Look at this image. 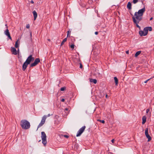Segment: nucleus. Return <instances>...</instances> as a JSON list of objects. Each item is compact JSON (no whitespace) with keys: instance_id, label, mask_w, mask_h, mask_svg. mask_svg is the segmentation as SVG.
Here are the masks:
<instances>
[{"instance_id":"obj_26","label":"nucleus","mask_w":154,"mask_h":154,"mask_svg":"<svg viewBox=\"0 0 154 154\" xmlns=\"http://www.w3.org/2000/svg\"><path fill=\"white\" fill-rule=\"evenodd\" d=\"M138 2V0H133V2L134 4H135L137 3Z\"/></svg>"},{"instance_id":"obj_2","label":"nucleus","mask_w":154,"mask_h":154,"mask_svg":"<svg viewBox=\"0 0 154 154\" xmlns=\"http://www.w3.org/2000/svg\"><path fill=\"white\" fill-rule=\"evenodd\" d=\"M20 125L22 128L23 129H28L30 126V123L25 119L21 121Z\"/></svg>"},{"instance_id":"obj_3","label":"nucleus","mask_w":154,"mask_h":154,"mask_svg":"<svg viewBox=\"0 0 154 154\" xmlns=\"http://www.w3.org/2000/svg\"><path fill=\"white\" fill-rule=\"evenodd\" d=\"M41 138L42 140V143L44 145V146H45L47 144V136L44 132H42Z\"/></svg>"},{"instance_id":"obj_44","label":"nucleus","mask_w":154,"mask_h":154,"mask_svg":"<svg viewBox=\"0 0 154 154\" xmlns=\"http://www.w3.org/2000/svg\"><path fill=\"white\" fill-rule=\"evenodd\" d=\"M98 75H100V76H101V75H100V73H98Z\"/></svg>"},{"instance_id":"obj_41","label":"nucleus","mask_w":154,"mask_h":154,"mask_svg":"<svg viewBox=\"0 0 154 154\" xmlns=\"http://www.w3.org/2000/svg\"><path fill=\"white\" fill-rule=\"evenodd\" d=\"M153 19V18L152 17L150 18V20H151Z\"/></svg>"},{"instance_id":"obj_17","label":"nucleus","mask_w":154,"mask_h":154,"mask_svg":"<svg viewBox=\"0 0 154 154\" xmlns=\"http://www.w3.org/2000/svg\"><path fill=\"white\" fill-rule=\"evenodd\" d=\"M139 34L141 36L146 35H145L144 32L143 31H140L139 32Z\"/></svg>"},{"instance_id":"obj_5","label":"nucleus","mask_w":154,"mask_h":154,"mask_svg":"<svg viewBox=\"0 0 154 154\" xmlns=\"http://www.w3.org/2000/svg\"><path fill=\"white\" fill-rule=\"evenodd\" d=\"M85 126H84L80 128L77 132V134L76 135V137H79L80 136L85 130Z\"/></svg>"},{"instance_id":"obj_28","label":"nucleus","mask_w":154,"mask_h":154,"mask_svg":"<svg viewBox=\"0 0 154 154\" xmlns=\"http://www.w3.org/2000/svg\"><path fill=\"white\" fill-rule=\"evenodd\" d=\"M68 110V108H65V110H64V111H65V112L66 113H67V114H68V113H69V112H66V111H67Z\"/></svg>"},{"instance_id":"obj_27","label":"nucleus","mask_w":154,"mask_h":154,"mask_svg":"<svg viewBox=\"0 0 154 154\" xmlns=\"http://www.w3.org/2000/svg\"><path fill=\"white\" fill-rule=\"evenodd\" d=\"M65 89H66L65 87H62V88H61L60 90L61 91H63L65 90Z\"/></svg>"},{"instance_id":"obj_43","label":"nucleus","mask_w":154,"mask_h":154,"mask_svg":"<svg viewBox=\"0 0 154 154\" xmlns=\"http://www.w3.org/2000/svg\"><path fill=\"white\" fill-rule=\"evenodd\" d=\"M47 40L49 41V42H50L51 41V40L50 39H47Z\"/></svg>"},{"instance_id":"obj_34","label":"nucleus","mask_w":154,"mask_h":154,"mask_svg":"<svg viewBox=\"0 0 154 154\" xmlns=\"http://www.w3.org/2000/svg\"><path fill=\"white\" fill-rule=\"evenodd\" d=\"M82 64H80V68H82Z\"/></svg>"},{"instance_id":"obj_37","label":"nucleus","mask_w":154,"mask_h":154,"mask_svg":"<svg viewBox=\"0 0 154 154\" xmlns=\"http://www.w3.org/2000/svg\"><path fill=\"white\" fill-rule=\"evenodd\" d=\"M114 139H112V140H111V142H112V143H114Z\"/></svg>"},{"instance_id":"obj_15","label":"nucleus","mask_w":154,"mask_h":154,"mask_svg":"<svg viewBox=\"0 0 154 154\" xmlns=\"http://www.w3.org/2000/svg\"><path fill=\"white\" fill-rule=\"evenodd\" d=\"M146 117L145 116H144L142 117V124H144L146 122Z\"/></svg>"},{"instance_id":"obj_38","label":"nucleus","mask_w":154,"mask_h":154,"mask_svg":"<svg viewBox=\"0 0 154 154\" xmlns=\"http://www.w3.org/2000/svg\"><path fill=\"white\" fill-rule=\"evenodd\" d=\"M95 35H97L98 34V32H95Z\"/></svg>"},{"instance_id":"obj_23","label":"nucleus","mask_w":154,"mask_h":154,"mask_svg":"<svg viewBox=\"0 0 154 154\" xmlns=\"http://www.w3.org/2000/svg\"><path fill=\"white\" fill-rule=\"evenodd\" d=\"M147 28V29L148 30V31H151L152 30V28L151 27H146Z\"/></svg>"},{"instance_id":"obj_42","label":"nucleus","mask_w":154,"mask_h":154,"mask_svg":"<svg viewBox=\"0 0 154 154\" xmlns=\"http://www.w3.org/2000/svg\"><path fill=\"white\" fill-rule=\"evenodd\" d=\"M106 97L107 98H108V95H107V94L106 95Z\"/></svg>"},{"instance_id":"obj_9","label":"nucleus","mask_w":154,"mask_h":154,"mask_svg":"<svg viewBox=\"0 0 154 154\" xmlns=\"http://www.w3.org/2000/svg\"><path fill=\"white\" fill-rule=\"evenodd\" d=\"M148 129L147 128H146L145 131V135L146 137L148 139V141H149L151 140V137L149 135L148 133Z\"/></svg>"},{"instance_id":"obj_46","label":"nucleus","mask_w":154,"mask_h":154,"mask_svg":"<svg viewBox=\"0 0 154 154\" xmlns=\"http://www.w3.org/2000/svg\"><path fill=\"white\" fill-rule=\"evenodd\" d=\"M30 35H31V36H32V34H31V33H30Z\"/></svg>"},{"instance_id":"obj_18","label":"nucleus","mask_w":154,"mask_h":154,"mask_svg":"<svg viewBox=\"0 0 154 154\" xmlns=\"http://www.w3.org/2000/svg\"><path fill=\"white\" fill-rule=\"evenodd\" d=\"M141 52L140 51H138L136 52L135 54V57H137Z\"/></svg>"},{"instance_id":"obj_12","label":"nucleus","mask_w":154,"mask_h":154,"mask_svg":"<svg viewBox=\"0 0 154 154\" xmlns=\"http://www.w3.org/2000/svg\"><path fill=\"white\" fill-rule=\"evenodd\" d=\"M11 51L12 52V54L14 55H17V52L16 48L14 47L11 48Z\"/></svg>"},{"instance_id":"obj_11","label":"nucleus","mask_w":154,"mask_h":154,"mask_svg":"<svg viewBox=\"0 0 154 154\" xmlns=\"http://www.w3.org/2000/svg\"><path fill=\"white\" fill-rule=\"evenodd\" d=\"M29 64L27 62H26L25 61L23 64L22 66V69L23 71H25L28 65Z\"/></svg>"},{"instance_id":"obj_33","label":"nucleus","mask_w":154,"mask_h":154,"mask_svg":"<svg viewBox=\"0 0 154 154\" xmlns=\"http://www.w3.org/2000/svg\"><path fill=\"white\" fill-rule=\"evenodd\" d=\"M149 109H147L146 110V113H148L149 112Z\"/></svg>"},{"instance_id":"obj_14","label":"nucleus","mask_w":154,"mask_h":154,"mask_svg":"<svg viewBox=\"0 0 154 154\" xmlns=\"http://www.w3.org/2000/svg\"><path fill=\"white\" fill-rule=\"evenodd\" d=\"M33 14L34 16V20H35L37 17V14L36 11H33Z\"/></svg>"},{"instance_id":"obj_21","label":"nucleus","mask_w":154,"mask_h":154,"mask_svg":"<svg viewBox=\"0 0 154 154\" xmlns=\"http://www.w3.org/2000/svg\"><path fill=\"white\" fill-rule=\"evenodd\" d=\"M18 40L16 42L15 45V47L16 48H18L19 46V44H18Z\"/></svg>"},{"instance_id":"obj_10","label":"nucleus","mask_w":154,"mask_h":154,"mask_svg":"<svg viewBox=\"0 0 154 154\" xmlns=\"http://www.w3.org/2000/svg\"><path fill=\"white\" fill-rule=\"evenodd\" d=\"M4 33L6 35L8 36V37L9 39H10L11 40L12 39L11 37L10 36V33L8 29H7L4 32Z\"/></svg>"},{"instance_id":"obj_8","label":"nucleus","mask_w":154,"mask_h":154,"mask_svg":"<svg viewBox=\"0 0 154 154\" xmlns=\"http://www.w3.org/2000/svg\"><path fill=\"white\" fill-rule=\"evenodd\" d=\"M34 60V58L32 57V55H31L28 57L26 61V62H27L28 63L30 64L31 61H33Z\"/></svg>"},{"instance_id":"obj_31","label":"nucleus","mask_w":154,"mask_h":154,"mask_svg":"<svg viewBox=\"0 0 154 154\" xmlns=\"http://www.w3.org/2000/svg\"><path fill=\"white\" fill-rule=\"evenodd\" d=\"M150 79H151V78L148 79L146 80L144 82L145 83H146L148 81H149Z\"/></svg>"},{"instance_id":"obj_35","label":"nucleus","mask_w":154,"mask_h":154,"mask_svg":"<svg viewBox=\"0 0 154 154\" xmlns=\"http://www.w3.org/2000/svg\"><path fill=\"white\" fill-rule=\"evenodd\" d=\"M61 101L62 102H64V101H65V100L63 98V99H62L61 100Z\"/></svg>"},{"instance_id":"obj_36","label":"nucleus","mask_w":154,"mask_h":154,"mask_svg":"<svg viewBox=\"0 0 154 154\" xmlns=\"http://www.w3.org/2000/svg\"><path fill=\"white\" fill-rule=\"evenodd\" d=\"M30 3H32V4H33L34 3V2H33V1L32 0H31V1H30Z\"/></svg>"},{"instance_id":"obj_1","label":"nucleus","mask_w":154,"mask_h":154,"mask_svg":"<svg viewBox=\"0 0 154 154\" xmlns=\"http://www.w3.org/2000/svg\"><path fill=\"white\" fill-rule=\"evenodd\" d=\"M132 18L134 23L136 24L137 27L140 29V27L139 26L138 24L142 20V17L137 14V12H135L134 14V16Z\"/></svg>"},{"instance_id":"obj_6","label":"nucleus","mask_w":154,"mask_h":154,"mask_svg":"<svg viewBox=\"0 0 154 154\" xmlns=\"http://www.w3.org/2000/svg\"><path fill=\"white\" fill-rule=\"evenodd\" d=\"M145 11V8L144 6L143 8L139 10L137 13V14L142 17L143 15V13Z\"/></svg>"},{"instance_id":"obj_24","label":"nucleus","mask_w":154,"mask_h":154,"mask_svg":"<svg viewBox=\"0 0 154 154\" xmlns=\"http://www.w3.org/2000/svg\"><path fill=\"white\" fill-rule=\"evenodd\" d=\"M74 44H72L70 45V47L72 49V50H73L74 48Z\"/></svg>"},{"instance_id":"obj_19","label":"nucleus","mask_w":154,"mask_h":154,"mask_svg":"<svg viewBox=\"0 0 154 154\" xmlns=\"http://www.w3.org/2000/svg\"><path fill=\"white\" fill-rule=\"evenodd\" d=\"M143 31L144 32L145 35H147L148 33V30L147 29V28L146 27L144 28Z\"/></svg>"},{"instance_id":"obj_47","label":"nucleus","mask_w":154,"mask_h":154,"mask_svg":"<svg viewBox=\"0 0 154 154\" xmlns=\"http://www.w3.org/2000/svg\"><path fill=\"white\" fill-rule=\"evenodd\" d=\"M19 49H18V51H19Z\"/></svg>"},{"instance_id":"obj_32","label":"nucleus","mask_w":154,"mask_h":154,"mask_svg":"<svg viewBox=\"0 0 154 154\" xmlns=\"http://www.w3.org/2000/svg\"><path fill=\"white\" fill-rule=\"evenodd\" d=\"M63 136L64 137H66V138H68L69 137V136L67 135H63Z\"/></svg>"},{"instance_id":"obj_20","label":"nucleus","mask_w":154,"mask_h":154,"mask_svg":"<svg viewBox=\"0 0 154 154\" xmlns=\"http://www.w3.org/2000/svg\"><path fill=\"white\" fill-rule=\"evenodd\" d=\"M114 79L116 85H117L118 83V80L117 78L116 77H114Z\"/></svg>"},{"instance_id":"obj_22","label":"nucleus","mask_w":154,"mask_h":154,"mask_svg":"<svg viewBox=\"0 0 154 154\" xmlns=\"http://www.w3.org/2000/svg\"><path fill=\"white\" fill-rule=\"evenodd\" d=\"M66 40H67L66 38H64L61 43V46L62 45H63V44H64V42H66Z\"/></svg>"},{"instance_id":"obj_25","label":"nucleus","mask_w":154,"mask_h":154,"mask_svg":"<svg viewBox=\"0 0 154 154\" xmlns=\"http://www.w3.org/2000/svg\"><path fill=\"white\" fill-rule=\"evenodd\" d=\"M71 31H68L67 33V37L70 36V34Z\"/></svg>"},{"instance_id":"obj_4","label":"nucleus","mask_w":154,"mask_h":154,"mask_svg":"<svg viewBox=\"0 0 154 154\" xmlns=\"http://www.w3.org/2000/svg\"><path fill=\"white\" fill-rule=\"evenodd\" d=\"M47 118L46 115H44L42 118L41 122L39 123L37 129L39 127L42 126L45 123L46 119Z\"/></svg>"},{"instance_id":"obj_30","label":"nucleus","mask_w":154,"mask_h":154,"mask_svg":"<svg viewBox=\"0 0 154 154\" xmlns=\"http://www.w3.org/2000/svg\"><path fill=\"white\" fill-rule=\"evenodd\" d=\"M29 27H30V26L29 24L26 25V28H27L29 29Z\"/></svg>"},{"instance_id":"obj_40","label":"nucleus","mask_w":154,"mask_h":154,"mask_svg":"<svg viewBox=\"0 0 154 154\" xmlns=\"http://www.w3.org/2000/svg\"><path fill=\"white\" fill-rule=\"evenodd\" d=\"M50 116V114H49L47 116H46L47 117H49Z\"/></svg>"},{"instance_id":"obj_45","label":"nucleus","mask_w":154,"mask_h":154,"mask_svg":"<svg viewBox=\"0 0 154 154\" xmlns=\"http://www.w3.org/2000/svg\"><path fill=\"white\" fill-rule=\"evenodd\" d=\"M5 26H6V28H8V26H7V24H5Z\"/></svg>"},{"instance_id":"obj_16","label":"nucleus","mask_w":154,"mask_h":154,"mask_svg":"<svg viewBox=\"0 0 154 154\" xmlns=\"http://www.w3.org/2000/svg\"><path fill=\"white\" fill-rule=\"evenodd\" d=\"M90 82H93L95 84L97 82V80L96 79H90Z\"/></svg>"},{"instance_id":"obj_39","label":"nucleus","mask_w":154,"mask_h":154,"mask_svg":"<svg viewBox=\"0 0 154 154\" xmlns=\"http://www.w3.org/2000/svg\"><path fill=\"white\" fill-rule=\"evenodd\" d=\"M126 53L127 54H129V51H126Z\"/></svg>"},{"instance_id":"obj_7","label":"nucleus","mask_w":154,"mask_h":154,"mask_svg":"<svg viewBox=\"0 0 154 154\" xmlns=\"http://www.w3.org/2000/svg\"><path fill=\"white\" fill-rule=\"evenodd\" d=\"M40 62V60L39 58H36L34 62L31 64L30 67H32L36 66Z\"/></svg>"},{"instance_id":"obj_13","label":"nucleus","mask_w":154,"mask_h":154,"mask_svg":"<svg viewBox=\"0 0 154 154\" xmlns=\"http://www.w3.org/2000/svg\"><path fill=\"white\" fill-rule=\"evenodd\" d=\"M127 8L129 10L131 9V4L130 2H128L127 5Z\"/></svg>"},{"instance_id":"obj_29","label":"nucleus","mask_w":154,"mask_h":154,"mask_svg":"<svg viewBox=\"0 0 154 154\" xmlns=\"http://www.w3.org/2000/svg\"><path fill=\"white\" fill-rule=\"evenodd\" d=\"M99 120L101 122L103 123H104L105 122V121L103 120Z\"/></svg>"}]
</instances>
